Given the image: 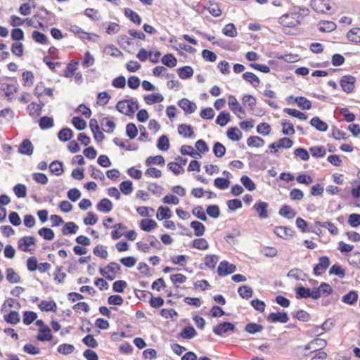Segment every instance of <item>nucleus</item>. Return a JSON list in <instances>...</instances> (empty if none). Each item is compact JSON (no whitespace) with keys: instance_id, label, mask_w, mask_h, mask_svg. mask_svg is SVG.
Segmentation results:
<instances>
[{"instance_id":"5701e85b","label":"nucleus","mask_w":360,"mask_h":360,"mask_svg":"<svg viewBox=\"0 0 360 360\" xmlns=\"http://www.w3.org/2000/svg\"><path fill=\"white\" fill-rule=\"evenodd\" d=\"M191 227L194 230V234L195 236H202L204 235L205 231V226L203 224L198 221H193L191 223Z\"/></svg>"},{"instance_id":"f03ea898","label":"nucleus","mask_w":360,"mask_h":360,"mask_svg":"<svg viewBox=\"0 0 360 360\" xmlns=\"http://www.w3.org/2000/svg\"><path fill=\"white\" fill-rule=\"evenodd\" d=\"M302 21V16L298 12L283 15L279 18V23L285 27H294Z\"/></svg>"},{"instance_id":"774afa93","label":"nucleus","mask_w":360,"mask_h":360,"mask_svg":"<svg viewBox=\"0 0 360 360\" xmlns=\"http://www.w3.org/2000/svg\"><path fill=\"white\" fill-rule=\"evenodd\" d=\"M120 189L124 195H129L133 191L132 182L124 181L120 184Z\"/></svg>"},{"instance_id":"cd10ccee","label":"nucleus","mask_w":360,"mask_h":360,"mask_svg":"<svg viewBox=\"0 0 360 360\" xmlns=\"http://www.w3.org/2000/svg\"><path fill=\"white\" fill-rule=\"evenodd\" d=\"M73 136L72 131L68 127L63 128L59 131L58 134V138L61 141H68L72 139Z\"/></svg>"},{"instance_id":"864d4df0","label":"nucleus","mask_w":360,"mask_h":360,"mask_svg":"<svg viewBox=\"0 0 360 360\" xmlns=\"http://www.w3.org/2000/svg\"><path fill=\"white\" fill-rule=\"evenodd\" d=\"M214 185L221 190L226 189L230 185V181L229 179L217 177L214 181Z\"/></svg>"},{"instance_id":"b1692460","label":"nucleus","mask_w":360,"mask_h":360,"mask_svg":"<svg viewBox=\"0 0 360 360\" xmlns=\"http://www.w3.org/2000/svg\"><path fill=\"white\" fill-rule=\"evenodd\" d=\"M157 226V223L153 219H145L140 221V228L144 231H150Z\"/></svg>"},{"instance_id":"72a5a7b5","label":"nucleus","mask_w":360,"mask_h":360,"mask_svg":"<svg viewBox=\"0 0 360 360\" xmlns=\"http://www.w3.org/2000/svg\"><path fill=\"white\" fill-rule=\"evenodd\" d=\"M294 101L302 110H309L311 107V101L305 97L298 96Z\"/></svg>"},{"instance_id":"37998d69","label":"nucleus","mask_w":360,"mask_h":360,"mask_svg":"<svg viewBox=\"0 0 360 360\" xmlns=\"http://www.w3.org/2000/svg\"><path fill=\"white\" fill-rule=\"evenodd\" d=\"M4 318L7 323L14 325L19 323L20 320L19 314L15 311H10V313L5 315Z\"/></svg>"},{"instance_id":"20e7f679","label":"nucleus","mask_w":360,"mask_h":360,"mask_svg":"<svg viewBox=\"0 0 360 360\" xmlns=\"http://www.w3.org/2000/svg\"><path fill=\"white\" fill-rule=\"evenodd\" d=\"M228 105L231 111L237 116L238 119H243L245 117V110L240 105L234 96H229Z\"/></svg>"},{"instance_id":"0eeeda50","label":"nucleus","mask_w":360,"mask_h":360,"mask_svg":"<svg viewBox=\"0 0 360 360\" xmlns=\"http://www.w3.org/2000/svg\"><path fill=\"white\" fill-rule=\"evenodd\" d=\"M236 329V326L231 322H221L218 325L213 327V333L219 336H222L224 333H226L229 331H234Z\"/></svg>"},{"instance_id":"a211bd4d","label":"nucleus","mask_w":360,"mask_h":360,"mask_svg":"<svg viewBox=\"0 0 360 360\" xmlns=\"http://www.w3.org/2000/svg\"><path fill=\"white\" fill-rule=\"evenodd\" d=\"M228 138L233 141H238L242 139V132L237 127H231L226 132Z\"/></svg>"},{"instance_id":"4d7b16f0","label":"nucleus","mask_w":360,"mask_h":360,"mask_svg":"<svg viewBox=\"0 0 360 360\" xmlns=\"http://www.w3.org/2000/svg\"><path fill=\"white\" fill-rule=\"evenodd\" d=\"M309 151L313 157L322 158L324 157L326 152L323 146H314L309 148Z\"/></svg>"},{"instance_id":"473e14b6","label":"nucleus","mask_w":360,"mask_h":360,"mask_svg":"<svg viewBox=\"0 0 360 360\" xmlns=\"http://www.w3.org/2000/svg\"><path fill=\"white\" fill-rule=\"evenodd\" d=\"M49 169L56 176H60L63 172V163L58 160L53 161L49 165Z\"/></svg>"},{"instance_id":"dca6fc26","label":"nucleus","mask_w":360,"mask_h":360,"mask_svg":"<svg viewBox=\"0 0 360 360\" xmlns=\"http://www.w3.org/2000/svg\"><path fill=\"white\" fill-rule=\"evenodd\" d=\"M274 233L280 238H287L292 236L293 231L290 228L285 226H276Z\"/></svg>"},{"instance_id":"f257e3e1","label":"nucleus","mask_w":360,"mask_h":360,"mask_svg":"<svg viewBox=\"0 0 360 360\" xmlns=\"http://www.w3.org/2000/svg\"><path fill=\"white\" fill-rule=\"evenodd\" d=\"M116 109L121 113L131 117L139 109V104L136 98L120 101L116 105Z\"/></svg>"},{"instance_id":"f8f14e48","label":"nucleus","mask_w":360,"mask_h":360,"mask_svg":"<svg viewBox=\"0 0 360 360\" xmlns=\"http://www.w3.org/2000/svg\"><path fill=\"white\" fill-rule=\"evenodd\" d=\"M18 151L22 155L30 156L34 151V146L29 139H25L19 145Z\"/></svg>"},{"instance_id":"8fccbe9b","label":"nucleus","mask_w":360,"mask_h":360,"mask_svg":"<svg viewBox=\"0 0 360 360\" xmlns=\"http://www.w3.org/2000/svg\"><path fill=\"white\" fill-rule=\"evenodd\" d=\"M284 112L292 117L298 118L300 120H306L307 119V116L304 112L296 109L285 108Z\"/></svg>"},{"instance_id":"4468645a","label":"nucleus","mask_w":360,"mask_h":360,"mask_svg":"<svg viewBox=\"0 0 360 360\" xmlns=\"http://www.w3.org/2000/svg\"><path fill=\"white\" fill-rule=\"evenodd\" d=\"M113 205L112 202L108 198H103L96 205V208L98 211L108 213L112 210Z\"/></svg>"},{"instance_id":"423d86ee","label":"nucleus","mask_w":360,"mask_h":360,"mask_svg":"<svg viewBox=\"0 0 360 360\" xmlns=\"http://www.w3.org/2000/svg\"><path fill=\"white\" fill-rule=\"evenodd\" d=\"M356 78L352 75H345L340 79V86L347 94L352 93L354 89Z\"/></svg>"},{"instance_id":"13d9d810","label":"nucleus","mask_w":360,"mask_h":360,"mask_svg":"<svg viewBox=\"0 0 360 360\" xmlns=\"http://www.w3.org/2000/svg\"><path fill=\"white\" fill-rule=\"evenodd\" d=\"M262 330V326L255 323H248L245 327V330L250 334H255L257 333H259Z\"/></svg>"},{"instance_id":"aec40b11","label":"nucleus","mask_w":360,"mask_h":360,"mask_svg":"<svg viewBox=\"0 0 360 360\" xmlns=\"http://www.w3.org/2000/svg\"><path fill=\"white\" fill-rule=\"evenodd\" d=\"M358 300V293L354 290H351L346 295H345L342 298V301L344 303L353 305Z\"/></svg>"},{"instance_id":"a878e982","label":"nucleus","mask_w":360,"mask_h":360,"mask_svg":"<svg viewBox=\"0 0 360 360\" xmlns=\"http://www.w3.org/2000/svg\"><path fill=\"white\" fill-rule=\"evenodd\" d=\"M279 214L285 218L292 219L295 217L296 212L291 207L285 205L281 207Z\"/></svg>"},{"instance_id":"680f3d73","label":"nucleus","mask_w":360,"mask_h":360,"mask_svg":"<svg viewBox=\"0 0 360 360\" xmlns=\"http://www.w3.org/2000/svg\"><path fill=\"white\" fill-rule=\"evenodd\" d=\"M292 316L297 319V320L303 322H307L309 321L311 316L310 314L304 310H298L296 312L292 314Z\"/></svg>"},{"instance_id":"ddd939ff","label":"nucleus","mask_w":360,"mask_h":360,"mask_svg":"<svg viewBox=\"0 0 360 360\" xmlns=\"http://www.w3.org/2000/svg\"><path fill=\"white\" fill-rule=\"evenodd\" d=\"M179 106L186 112L188 114L193 113L197 108L195 103L191 102L187 98H182L178 103Z\"/></svg>"},{"instance_id":"bb28decb","label":"nucleus","mask_w":360,"mask_h":360,"mask_svg":"<svg viewBox=\"0 0 360 360\" xmlns=\"http://www.w3.org/2000/svg\"><path fill=\"white\" fill-rule=\"evenodd\" d=\"M247 144L249 147L259 148L264 145V141L259 136H252L248 139Z\"/></svg>"},{"instance_id":"c756f323","label":"nucleus","mask_w":360,"mask_h":360,"mask_svg":"<svg viewBox=\"0 0 360 360\" xmlns=\"http://www.w3.org/2000/svg\"><path fill=\"white\" fill-rule=\"evenodd\" d=\"M162 63L169 68H174L177 65V60L172 53L165 55L162 58Z\"/></svg>"},{"instance_id":"3c124183","label":"nucleus","mask_w":360,"mask_h":360,"mask_svg":"<svg viewBox=\"0 0 360 360\" xmlns=\"http://www.w3.org/2000/svg\"><path fill=\"white\" fill-rule=\"evenodd\" d=\"M77 62L71 61L68 64L66 69L64 70L63 76L67 78H70L75 75V72L77 70Z\"/></svg>"},{"instance_id":"79ce46f5","label":"nucleus","mask_w":360,"mask_h":360,"mask_svg":"<svg viewBox=\"0 0 360 360\" xmlns=\"http://www.w3.org/2000/svg\"><path fill=\"white\" fill-rule=\"evenodd\" d=\"M238 292L243 299H249L252 296V289L248 285H242L238 288Z\"/></svg>"},{"instance_id":"09e8293b","label":"nucleus","mask_w":360,"mask_h":360,"mask_svg":"<svg viewBox=\"0 0 360 360\" xmlns=\"http://www.w3.org/2000/svg\"><path fill=\"white\" fill-rule=\"evenodd\" d=\"M336 28V25L332 21H323L319 23V30L323 32H329Z\"/></svg>"},{"instance_id":"338daca9","label":"nucleus","mask_w":360,"mask_h":360,"mask_svg":"<svg viewBox=\"0 0 360 360\" xmlns=\"http://www.w3.org/2000/svg\"><path fill=\"white\" fill-rule=\"evenodd\" d=\"M72 124L77 130H83L86 127V122L80 117H74L72 119Z\"/></svg>"},{"instance_id":"bf43d9fd","label":"nucleus","mask_w":360,"mask_h":360,"mask_svg":"<svg viewBox=\"0 0 360 360\" xmlns=\"http://www.w3.org/2000/svg\"><path fill=\"white\" fill-rule=\"evenodd\" d=\"M213 153L216 157L221 158L226 153V148L222 143L216 142L213 146Z\"/></svg>"},{"instance_id":"412c9836","label":"nucleus","mask_w":360,"mask_h":360,"mask_svg":"<svg viewBox=\"0 0 360 360\" xmlns=\"http://www.w3.org/2000/svg\"><path fill=\"white\" fill-rule=\"evenodd\" d=\"M243 78L250 83L254 87H257L260 84V80L257 75L250 72H245L243 75Z\"/></svg>"},{"instance_id":"e2e57ef3","label":"nucleus","mask_w":360,"mask_h":360,"mask_svg":"<svg viewBox=\"0 0 360 360\" xmlns=\"http://www.w3.org/2000/svg\"><path fill=\"white\" fill-rule=\"evenodd\" d=\"M243 105H247L250 110H253L256 105V99L252 95H245L242 98Z\"/></svg>"},{"instance_id":"c9c22d12","label":"nucleus","mask_w":360,"mask_h":360,"mask_svg":"<svg viewBox=\"0 0 360 360\" xmlns=\"http://www.w3.org/2000/svg\"><path fill=\"white\" fill-rule=\"evenodd\" d=\"M124 15L129 18L131 21L136 25H140L141 22V18L136 12L131 9L127 8L124 10Z\"/></svg>"},{"instance_id":"a19ab883","label":"nucleus","mask_w":360,"mask_h":360,"mask_svg":"<svg viewBox=\"0 0 360 360\" xmlns=\"http://www.w3.org/2000/svg\"><path fill=\"white\" fill-rule=\"evenodd\" d=\"M39 124L41 129H48L53 126V120L50 117L44 116L39 119Z\"/></svg>"},{"instance_id":"f3484780","label":"nucleus","mask_w":360,"mask_h":360,"mask_svg":"<svg viewBox=\"0 0 360 360\" xmlns=\"http://www.w3.org/2000/svg\"><path fill=\"white\" fill-rule=\"evenodd\" d=\"M164 97L158 93L152 94L144 96V101L148 105L159 103L163 101Z\"/></svg>"},{"instance_id":"9b49d317","label":"nucleus","mask_w":360,"mask_h":360,"mask_svg":"<svg viewBox=\"0 0 360 360\" xmlns=\"http://www.w3.org/2000/svg\"><path fill=\"white\" fill-rule=\"evenodd\" d=\"M268 207L267 202L259 200L254 205L253 209L258 214L260 219H266L269 217Z\"/></svg>"},{"instance_id":"de8ad7c7","label":"nucleus","mask_w":360,"mask_h":360,"mask_svg":"<svg viewBox=\"0 0 360 360\" xmlns=\"http://www.w3.org/2000/svg\"><path fill=\"white\" fill-rule=\"evenodd\" d=\"M38 233L45 240H51L54 238V232L49 228L43 227L38 231Z\"/></svg>"},{"instance_id":"4c0bfd02","label":"nucleus","mask_w":360,"mask_h":360,"mask_svg":"<svg viewBox=\"0 0 360 360\" xmlns=\"http://www.w3.org/2000/svg\"><path fill=\"white\" fill-rule=\"evenodd\" d=\"M171 217V211L170 209L167 207L160 206L156 214V218L158 220H162L163 219H169Z\"/></svg>"},{"instance_id":"f704fd0d","label":"nucleus","mask_w":360,"mask_h":360,"mask_svg":"<svg viewBox=\"0 0 360 360\" xmlns=\"http://www.w3.org/2000/svg\"><path fill=\"white\" fill-rule=\"evenodd\" d=\"M230 121V113L221 111L217 117L216 123L221 127L226 126Z\"/></svg>"},{"instance_id":"2eb2a0df","label":"nucleus","mask_w":360,"mask_h":360,"mask_svg":"<svg viewBox=\"0 0 360 360\" xmlns=\"http://www.w3.org/2000/svg\"><path fill=\"white\" fill-rule=\"evenodd\" d=\"M310 124L319 131H326L328 128V124L318 117H313Z\"/></svg>"},{"instance_id":"69168bd1","label":"nucleus","mask_w":360,"mask_h":360,"mask_svg":"<svg viewBox=\"0 0 360 360\" xmlns=\"http://www.w3.org/2000/svg\"><path fill=\"white\" fill-rule=\"evenodd\" d=\"M32 37L36 42H38L41 44H46L48 41L46 36L39 31H33Z\"/></svg>"},{"instance_id":"052dcab7","label":"nucleus","mask_w":360,"mask_h":360,"mask_svg":"<svg viewBox=\"0 0 360 360\" xmlns=\"http://www.w3.org/2000/svg\"><path fill=\"white\" fill-rule=\"evenodd\" d=\"M241 184L247 188L248 191H254L256 188V186L252 180L248 176H242L240 178Z\"/></svg>"},{"instance_id":"7ed1b4c3","label":"nucleus","mask_w":360,"mask_h":360,"mask_svg":"<svg viewBox=\"0 0 360 360\" xmlns=\"http://www.w3.org/2000/svg\"><path fill=\"white\" fill-rule=\"evenodd\" d=\"M9 79L4 77L0 78V91H4L8 98L17 91L15 82L9 83Z\"/></svg>"},{"instance_id":"58836bf2","label":"nucleus","mask_w":360,"mask_h":360,"mask_svg":"<svg viewBox=\"0 0 360 360\" xmlns=\"http://www.w3.org/2000/svg\"><path fill=\"white\" fill-rule=\"evenodd\" d=\"M347 38L350 41L360 43V28L355 27L350 30L347 33Z\"/></svg>"},{"instance_id":"6ab92c4d","label":"nucleus","mask_w":360,"mask_h":360,"mask_svg":"<svg viewBox=\"0 0 360 360\" xmlns=\"http://www.w3.org/2000/svg\"><path fill=\"white\" fill-rule=\"evenodd\" d=\"M6 280L10 283H18L20 282V276L13 270V269L9 267L6 270Z\"/></svg>"},{"instance_id":"e433bc0d","label":"nucleus","mask_w":360,"mask_h":360,"mask_svg":"<svg viewBox=\"0 0 360 360\" xmlns=\"http://www.w3.org/2000/svg\"><path fill=\"white\" fill-rule=\"evenodd\" d=\"M157 148L162 151H167L169 148V139L166 135L160 136L158 141Z\"/></svg>"},{"instance_id":"4be33fe9","label":"nucleus","mask_w":360,"mask_h":360,"mask_svg":"<svg viewBox=\"0 0 360 360\" xmlns=\"http://www.w3.org/2000/svg\"><path fill=\"white\" fill-rule=\"evenodd\" d=\"M196 335V330L192 326H186L179 334L180 337L184 339H191Z\"/></svg>"},{"instance_id":"0e129e2a","label":"nucleus","mask_w":360,"mask_h":360,"mask_svg":"<svg viewBox=\"0 0 360 360\" xmlns=\"http://www.w3.org/2000/svg\"><path fill=\"white\" fill-rule=\"evenodd\" d=\"M207 10L209 13L214 17H218L221 14L219 4L215 2H210Z\"/></svg>"},{"instance_id":"c85d7f7f","label":"nucleus","mask_w":360,"mask_h":360,"mask_svg":"<svg viewBox=\"0 0 360 360\" xmlns=\"http://www.w3.org/2000/svg\"><path fill=\"white\" fill-rule=\"evenodd\" d=\"M39 308L45 311H56L57 309L56 303L54 301L43 300L39 304Z\"/></svg>"},{"instance_id":"7c9ffc66","label":"nucleus","mask_w":360,"mask_h":360,"mask_svg":"<svg viewBox=\"0 0 360 360\" xmlns=\"http://www.w3.org/2000/svg\"><path fill=\"white\" fill-rule=\"evenodd\" d=\"M193 70L190 66H184L178 69V75L182 79H186L192 77Z\"/></svg>"},{"instance_id":"c03bdc74","label":"nucleus","mask_w":360,"mask_h":360,"mask_svg":"<svg viewBox=\"0 0 360 360\" xmlns=\"http://www.w3.org/2000/svg\"><path fill=\"white\" fill-rule=\"evenodd\" d=\"M165 159L162 155L150 156L146 160V165L150 166L151 165H164Z\"/></svg>"},{"instance_id":"6e6552de","label":"nucleus","mask_w":360,"mask_h":360,"mask_svg":"<svg viewBox=\"0 0 360 360\" xmlns=\"http://www.w3.org/2000/svg\"><path fill=\"white\" fill-rule=\"evenodd\" d=\"M330 259L327 256H322L319 259V263L314 267V274L321 276L330 266Z\"/></svg>"},{"instance_id":"39448f33","label":"nucleus","mask_w":360,"mask_h":360,"mask_svg":"<svg viewBox=\"0 0 360 360\" xmlns=\"http://www.w3.org/2000/svg\"><path fill=\"white\" fill-rule=\"evenodd\" d=\"M311 8L317 13H326L331 8L329 0H311Z\"/></svg>"},{"instance_id":"2f4dec72","label":"nucleus","mask_w":360,"mask_h":360,"mask_svg":"<svg viewBox=\"0 0 360 360\" xmlns=\"http://www.w3.org/2000/svg\"><path fill=\"white\" fill-rule=\"evenodd\" d=\"M178 132L186 138H190L193 134V128L190 125L181 124L178 127Z\"/></svg>"},{"instance_id":"603ef678","label":"nucleus","mask_w":360,"mask_h":360,"mask_svg":"<svg viewBox=\"0 0 360 360\" xmlns=\"http://www.w3.org/2000/svg\"><path fill=\"white\" fill-rule=\"evenodd\" d=\"M348 262L354 267L360 269V252H354L350 254L348 258Z\"/></svg>"},{"instance_id":"ea45409f","label":"nucleus","mask_w":360,"mask_h":360,"mask_svg":"<svg viewBox=\"0 0 360 360\" xmlns=\"http://www.w3.org/2000/svg\"><path fill=\"white\" fill-rule=\"evenodd\" d=\"M218 261L219 257L216 255H210L204 257L205 265L210 269H214Z\"/></svg>"},{"instance_id":"49530a36","label":"nucleus","mask_w":360,"mask_h":360,"mask_svg":"<svg viewBox=\"0 0 360 360\" xmlns=\"http://www.w3.org/2000/svg\"><path fill=\"white\" fill-rule=\"evenodd\" d=\"M296 298L297 299H307L310 297V289L303 286L297 287L295 289Z\"/></svg>"},{"instance_id":"1a4fd4ad","label":"nucleus","mask_w":360,"mask_h":360,"mask_svg":"<svg viewBox=\"0 0 360 360\" xmlns=\"http://www.w3.org/2000/svg\"><path fill=\"white\" fill-rule=\"evenodd\" d=\"M289 316L286 312H272L269 314L266 320L270 323H285L289 321Z\"/></svg>"},{"instance_id":"5fc2aeb1","label":"nucleus","mask_w":360,"mask_h":360,"mask_svg":"<svg viewBox=\"0 0 360 360\" xmlns=\"http://www.w3.org/2000/svg\"><path fill=\"white\" fill-rule=\"evenodd\" d=\"M222 32L224 35L230 37H235L237 36L236 28L233 23L226 25L223 28Z\"/></svg>"},{"instance_id":"9d476101","label":"nucleus","mask_w":360,"mask_h":360,"mask_svg":"<svg viewBox=\"0 0 360 360\" xmlns=\"http://www.w3.org/2000/svg\"><path fill=\"white\" fill-rule=\"evenodd\" d=\"M36 239L34 236H24L19 239L18 242V248L23 252H30L31 250L29 247L34 245Z\"/></svg>"},{"instance_id":"6e6d98bb","label":"nucleus","mask_w":360,"mask_h":360,"mask_svg":"<svg viewBox=\"0 0 360 360\" xmlns=\"http://www.w3.org/2000/svg\"><path fill=\"white\" fill-rule=\"evenodd\" d=\"M58 352L64 355H69L75 350V347L71 344H61L58 347Z\"/></svg>"},{"instance_id":"a18cd8bd","label":"nucleus","mask_w":360,"mask_h":360,"mask_svg":"<svg viewBox=\"0 0 360 360\" xmlns=\"http://www.w3.org/2000/svg\"><path fill=\"white\" fill-rule=\"evenodd\" d=\"M193 247L198 250H205L209 248V243L205 238H197L193 241Z\"/></svg>"},{"instance_id":"393cba45","label":"nucleus","mask_w":360,"mask_h":360,"mask_svg":"<svg viewBox=\"0 0 360 360\" xmlns=\"http://www.w3.org/2000/svg\"><path fill=\"white\" fill-rule=\"evenodd\" d=\"M78 229L79 227L75 223L70 221L65 224L62 229V233L63 235L75 234L77 232Z\"/></svg>"}]
</instances>
